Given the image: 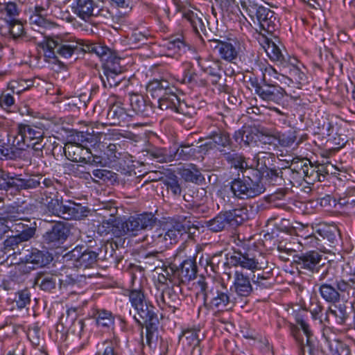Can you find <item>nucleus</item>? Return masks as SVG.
Wrapping results in <instances>:
<instances>
[{
	"instance_id": "72a5a7b5",
	"label": "nucleus",
	"mask_w": 355,
	"mask_h": 355,
	"mask_svg": "<svg viewBox=\"0 0 355 355\" xmlns=\"http://www.w3.org/2000/svg\"><path fill=\"white\" fill-rule=\"evenodd\" d=\"M347 306L345 304L336 303L329 306L326 311V320L329 321V317L331 315L338 324H345L349 320V313L347 311Z\"/></svg>"
},
{
	"instance_id": "13d9d810",
	"label": "nucleus",
	"mask_w": 355,
	"mask_h": 355,
	"mask_svg": "<svg viewBox=\"0 0 355 355\" xmlns=\"http://www.w3.org/2000/svg\"><path fill=\"white\" fill-rule=\"evenodd\" d=\"M31 176L43 177L46 175H55L53 170V166H47L45 163L42 162L37 164L33 168L30 173Z\"/></svg>"
},
{
	"instance_id": "c85d7f7f",
	"label": "nucleus",
	"mask_w": 355,
	"mask_h": 355,
	"mask_svg": "<svg viewBox=\"0 0 355 355\" xmlns=\"http://www.w3.org/2000/svg\"><path fill=\"white\" fill-rule=\"evenodd\" d=\"M130 105L132 110L144 117H150L155 112V106L150 101L139 94H133L130 96Z\"/></svg>"
},
{
	"instance_id": "0e129e2a",
	"label": "nucleus",
	"mask_w": 355,
	"mask_h": 355,
	"mask_svg": "<svg viewBox=\"0 0 355 355\" xmlns=\"http://www.w3.org/2000/svg\"><path fill=\"white\" fill-rule=\"evenodd\" d=\"M269 276L265 275L263 273L253 275L252 277V283L256 285V288L265 289L271 286V283L269 282Z\"/></svg>"
},
{
	"instance_id": "c9c22d12",
	"label": "nucleus",
	"mask_w": 355,
	"mask_h": 355,
	"mask_svg": "<svg viewBox=\"0 0 355 355\" xmlns=\"http://www.w3.org/2000/svg\"><path fill=\"white\" fill-rule=\"evenodd\" d=\"M141 153L144 155L149 156L152 159H155L158 162H170L173 161L171 155V148H159L155 146H148Z\"/></svg>"
},
{
	"instance_id": "e433bc0d",
	"label": "nucleus",
	"mask_w": 355,
	"mask_h": 355,
	"mask_svg": "<svg viewBox=\"0 0 355 355\" xmlns=\"http://www.w3.org/2000/svg\"><path fill=\"white\" fill-rule=\"evenodd\" d=\"M198 65L200 67L204 73L207 75V78L218 73H222L221 62L218 60L196 58Z\"/></svg>"
},
{
	"instance_id": "393cba45",
	"label": "nucleus",
	"mask_w": 355,
	"mask_h": 355,
	"mask_svg": "<svg viewBox=\"0 0 355 355\" xmlns=\"http://www.w3.org/2000/svg\"><path fill=\"white\" fill-rule=\"evenodd\" d=\"M294 224L292 227L286 230L288 234H294L301 237L304 240L305 245H310L313 247L318 245L319 239L315 234V223L304 224L300 222H295Z\"/></svg>"
},
{
	"instance_id": "052dcab7",
	"label": "nucleus",
	"mask_w": 355,
	"mask_h": 355,
	"mask_svg": "<svg viewBox=\"0 0 355 355\" xmlns=\"http://www.w3.org/2000/svg\"><path fill=\"white\" fill-rule=\"evenodd\" d=\"M105 136L106 135L103 132L94 133L93 131L92 133H89L87 132L84 135H82V137L83 138L82 141H86L91 146H95L96 145H98V146L100 148L102 144V137Z\"/></svg>"
},
{
	"instance_id": "4d7b16f0",
	"label": "nucleus",
	"mask_w": 355,
	"mask_h": 355,
	"mask_svg": "<svg viewBox=\"0 0 355 355\" xmlns=\"http://www.w3.org/2000/svg\"><path fill=\"white\" fill-rule=\"evenodd\" d=\"M288 78L293 83L301 85L305 82L306 77L298 67L292 65L289 69Z\"/></svg>"
},
{
	"instance_id": "f8f14e48",
	"label": "nucleus",
	"mask_w": 355,
	"mask_h": 355,
	"mask_svg": "<svg viewBox=\"0 0 355 355\" xmlns=\"http://www.w3.org/2000/svg\"><path fill=\"white\" fill-rule=\"evenodd\" d=\"M89 53L96 54L103 62V72H121V59L114 55L110 48L101 43L94 42L86 47Z\"/></svg>"
},
{
	"instance_id": "09e8293b",
	"label": "nucleus",
	"mask_w": 355,
	"mask_h": 355,
	"mask_svg": "<svg viewBox=\"0 0 355 355\" xmlns=\"http://www.w3.org/2000/svg\"><path fill=\"white\" fill-rule=\"evenodd\" d=\"M28 253L25 254L23 259L26 263H33L38 266H43L48 263V259L45 254L37 249H32L31 251L27 250Z\"/></svg>"
},
{
	"instance_id": "8fccbe9b",
	"label": "nucleus",
	"mask_w": 355,
	"mask_h": 355,
	"mask_svg": "<svg viewBox=\"0 0 355 355\" xmlns=\"http://www.w3.org/2000/svg\"><path fill=\"white\" fill-rule=\"evenodd\" d=\"M209 85L213 86V89L221 93H229L230 87L226 84V79L223 76L222 73H218L207 78Z\"/></svg>"
},
{
	"instance_id": "473e14b6",
	"label": "nucleus",
	"mask_w": 355,
	"mask_h": 355,
	"mask_svg": "<svg viewBox=\"0 0 355 355\" xmlns=\"http://www.w3.org/2000/svg\"><path fill=\"white\" fill-rule=\"evenodd\" d=\"M322 336L330 352L328 355H341L345 351L349 352L346 345L337 340L329 329H323Z\"/></svg>"
},
{
	"instance_id": "69168bd1",
	"label": "nucleus",
	"mask_w": 355,
	"mask_h": 355,
	"mask_svg": "<svg viewBox=\"0 0 355 355\" xmlns=\"http://www.w3.org/2000/svg\"><path fill=\"white\" fill-rule=\"evenodd\" d=\"M27 336L34 346H39L41 342V334L38 325L34 324L29 327L27 331Z\"/></svg>"
},
{
	"instance_id": "1a4fd4ad",
	"label": "nucleus",
	"mask_w": 355,
	"mask_h": 355,
	"mask_svg": "<svg viewBox=\"0 0 355 355\" xmlns=\"http://www.w3.org/2000/svg\"><path fill=\"white\" fill-rule=\"evenodd\" d=\"M261 180L234 179L231 182V190L234 195L239 198H254L265 191V187Z\"/></svg>"
},
{
	"instance_id": "bf43d9fd",
	"label": "nucleus",
	"mask_w": 355,
	"mask_h": 355,
	"mask_svg": "<svg viewBox=\"0 0 355 355\" xmlns=\"http://www.w3.org/2000/svg\"><path fill=\"white\" fill-rule=\"evenodd\" d=\"M44 12H36V9L34 8L29 18L31 24H35L44 28L48 27L51 24V22L46 19V16L43 14Z\"/></svg>"
},
{
	"instance_id": "f03ea898",
	"label": "nucleus",
	"mask_w": 355,
	"mask_h": 355,
	"mask_svg": "<svg viewBox=\"0 0 355 355\" xmlns=\"http://www.w3.org/2000/svg\"><path fill=\"white\" fill-rule=\"evenodd\" d=\"M318 281L320 282L318 291L322 298L334 304L338 302L342 294L348 293L353 286L349 279L338 278L336 270L329 266L322 270Z\"/></svg>"
},
{
	"instance_id": "4be33fe9",
	"label": "nucleus",
	"mask_w": 355,
	"mask_h": 355,
	"mask_svg": "<svg viewBox=\"0 0 355 355\" xmlns=\"http://www.w3.org/2000/svg\"><path fill=\"white\" fill-rule=\"evenodd\" d=\"M43 136V132L39 128H32L29 125L19 124L18 134L15 137L13 144L19 149H24L25 146L35 140L39 141Z\"/></svg>"
},
{
	"instance_id": "aec40b11",
	"label": "nucleus",
	"mask_w": 355,
	"mask_h": 355,
	"mask_svg": "<svg viewBox=\"0 0 355 355\" xmlns=\"http://www.w3.org/2000/svg\"><path fill=\"white\" fill-rule=\"evenodd\" d=\"M109 101L112 105L107 111L106 124L109 125H120L121 122H124L126 120L128 116H132L127 113L125 108L122 107L123 104L118 96L115 94L111 95Z\"/></svg>"
},
{
	"instance_id": "c03bdc74",
	"label": "nucleus",
	"mask_w": 355,
	"mask_h": 355,
	"mask_svg": "<svg viewBox=\"0 0 355 355\" xmlns=\"http://www.w3.org/2000/svg\"><path fill=\"white\" fill-rule=\"evenodd\" d=\"M65 155L73 162H84L86 164V153H89L88 149H84L78 144L67 145L64 150Z\"/></svg>"
},
{
	"instance_id": "338daca9",
	"label": "nucleus",
	"mask_w": 355,
	"mask_h": 355,
	"mask_svg": "<svg viewBox=\"0 0 355 355\" xmlns=\"http://www.w3.org/2000/svg\"><path fill=\"white\" fill-rule=\"evenodd\" d=\"M30 297L31 295L28 290L24 289L19 291L15 300L17 307L19 309L24 308L28 304L30 303Z\"/></svg>"
},
{
	"instance_id": "dca6fc26",
	"label": "nucleus",
	"mask_w": 355,
	"mask_h": 355,
	"mask_svg": "<svg viewBox=\"0 0 355 355\" xmlns=\"http://www.w3.org/2000/svg\"><path fill=\"white\" fill-rule=\"evenodd\" d=\"M230 259L234 266H239L252 271L263 270L268 266V261L261 253H259L258 255H252L250 253L243 254L235 252Z\"/></svg>"
},
{
	"instance_id": "7ed1b4c3",
	"label": "nucleus",
	"mask_w": 355,
	"mask_h": 355,
	"mask_svg": "<svg viewBox=\"0 0 355 355\" xmlns=\"http://www.w3.org/2000/svg\"><path fill=\"white\" fill-rule=\"evenodd\" d=\"M277 74V71L272 67H269L264 69L261 82L255 76L250 77L249 80L250 85L254 89L255 94L265 101L269 107L280 104L284 97L288 95L284 89L279 85L273 83L270 78V76ZM275 78L277 77L275 76Z\"/></svg>"
},
{
	"instance_id": "39448f33",
	"label": "nucleus",
	"mask_w": 355,
	"mask_h": 355,
	"mask_svg": "<svg viewBox=\"0 0 355 355\" xmlns=\"http://www.w3.org/2000/svg\"><path fill=\"white\" fill-rule=\"evenodd\" d=\"M209 42L212 50L221 59L232 63L241 59L245 49L243 42L236 37L227 38L226 40H209Z\"/></svg>"
},
{
	"instance_id": "423d86ee",
	"label": "nucleus",
	"mask_w": 355,
	"mask_h": 355,
	"mask_svg": "<svg viewBox=\"0 0 355 355\" xmlns=\"http://www.w3.org/2000/svg\"><path fill=\"white\" fill-rule=\"evenodd\" d=\"M241 5L251 17H256L261 30L272 34L278 28L279 20L274 11L268 7L259 6L250 1H243Z\"/></svg>"
},
{
	"instance_id": "6ab92c4d",
	"label": "nucleus",
	"mask_w": 355,
	"mask_h": 355,
	"mask_svg": "<svg viewBox=\"0 0 355 355\" xmlns=\"http://www.w3.org/2000/svg\"><path fill=\"white\" fill-rule=\"evenodd\" d=\"M297 265L301 270H304L305 273H321L322 270L327 267L324 266L322 262V255L315 251H311L300 256L298 258Z\"/></svg>"
},
{
	"instance_id": "37998d69",
	"label": "nucleus",
	"mask_w": 355,
	"mask_h": 355,
	"mask_svg": "<svg viewBox=\"0 0 355 355\" xmlns=\"http://www.w3.org/2000/svg\"><path fill=\"white\" fill-rule=\"evenodd\" d=\"M183 83L191 84L194 86L205 87L209 85V81L202 73L194 71L190 67L184 71Z\"/></svg>"
},
{
	"instance_id": "5701e85b",
	"label": "nucleus",
	"mask_w": 355,
	"mask_h": 355,
	"mask_svg": "<svg viewBox=\"0 0 355 355\" xmlns=\"http://www.w3.org/2000/svg\"><path fill=\"white\" fill-rule=\"evenodd\" d=\"M69 233V228L62 223L53 224L43 236L45 243L50 248H58L66 241Z\"/></svg>"
},
{
	"instance_id": "49530a36",
	"label": "nucleus",
	"mask_w": 355,
	"mask_h": 355,
	"mask_svg": "<svg viewBox=\"0 0 355 355\" xmlns=\"http://www.w3.org/2000/svg\"><path fill=\"white\" fill-rule=\"evenodd\" d=\"M225 212L231 226L239 225L248 218V210L245 207L236 208Z\"/></svg>"
},
{
	"instance_id": "4468645a",
	"label": "nucleus",
	"mask_w": 355,
	"mask_h": 355,
	"mask_svg": "<svg viewBox=\"0 0 355 355\" xmlns=\"http://www.w3.org/2000/svg\"><path fill=\"white\" fill-rule=\"evenodd\" d=\"M4 226H6V233L8 231L15 232L17 236H21L24 239H30L35 234V230L28 227V225H24L20 218L12 212L10 211V208L6 211H3Z\"/></svg>"
},
{
	"instance_id": "9d476101",
	"label": "nucleus",
	"mask_w": 355,
	"mask_h": 355,
	"mask_svg": "<svg viewBox=\"0 0 355 355\" xmlns=\"http://www.w3.org/2000/svg\"><path fill=\"white\" fill-rule=\"evenodd\" d=\"M180 291L178 285L167 286L162 291L157 289L155 296L158 306L163 311L175 313L182 304L179 295Z\"/></svg>"
},
{
	"instance_id": "a18cd8bd",
	"label": "nucleus",
	"mask_w": 355,
	"mask_h": 355,
	"mask_svg": "<svg viewBox=\"0 0 355 355\" xmlns=\"http://www.w3.org/2000/svg\"><path fill=\"white\" fill-rule=\"evenodd\" d=\"M206 227L213 232H218L231 226L225 212H220L214 218L206 221Z\"/></svg>"
},
{
	"instance_id": "cd10ccee",
	"label": "nucleus",
	"mask_w": 355,
	"mask_h": 355,
	"mask_svg": "<svg viewBox=\"0 0 355 355\" xmlns=\"http://www.w3.org/2000/svg\"><path fill=\"white\" fill-rule=\"evenodd\" d=\"M174 89V83L173 80L166 78L157 79L150 80L146 86L147 97L153 98H160L163 95L168 93V90Z\"/></svg>"
},
{
	"instance_id": "412c9836",
	"label": "nucleus",
	"mask_w": 355,
	"mask_h": 355,
	"mask_svg": "<svg viewBox=\"0 0 355 355\" xmlns=\"http://www.w3.org/2000/svg\"><path fill=\"white\" fill-rule=\"evenodd\" d=\"M258 40L272 61L279 62L283 67L288 66V55L282 53L279 46L274 41L262 33H259Z\"/></svg>"
},
{
	"instance_id": "a19ab883",
	"label": "nucleus",
	"mask_w": 355,
	"mask_h": 355,
	"mask_svg": "<svg viewBox=\"0 0 355 355\" xmlns=\"http://www.w3.org/2000/svg\"><path fill=\"white\" fill-rule=\"evenodd\" d=\"M92 277L91 275L86 274H71L66 275L59 279L60 288L61 289L73 288L75 286L79 287L83 283L85 282L86 278Z\"/></svg>"
},
{
	"instance_id": "603ef678",
	"label": "nucleus",
	"mask_w": 355,
	"mask_h": 355,
	"mask_svg": "<svg viewBox=\"0 0 355 355\" xmlns=\"http://www.w3.org/2000/svg\"><path fill=\"white\" fill-rule=\"evenodd\" d=\"M207 138L213 140L217 146L223 148L230 146L231 144L230 135L227 132L220 129L210 132Z\"/></svg>"
},
{
	"instance_id": "ea45409f",
	"label": "nucleus",
	"mask_w": 355,
	"mask_h": 355,
	"mask_svg": "<svg viewBox=\"0 0 355 355\" xmlns=\"http://www.w3.org/2000/svg\"><path fill=\"white\" fill-rule=\"evenodd\" d=\"M104 87H115L120 85L126 87L129 80L122 77L121 72L115 73V71L103 72V76H101Z\"/></svg>"
},
{
	"instance_id": "3c124183",
	"label": "nucleus",
	"mask_w": 355,
	"mask_h": 355,
	"mask_svg": "<svg viewBox=\"0 0 355 355\" xmlns=\"http://www.w3.org/2000/svg\"><path fill=\"white\" fill-rule=\"evenodd\" d=\"M170 148L173 161L175 159L187 160L193 156L196 153V150L191 148L189 145H181L178 148Z\"/></svg>"
},
{
	"instance_id": "2f4dec72",
	"label": "nucleus",
	"mask_w": 355,
	"mask_h": 355,
	"mask_svg": "<svg viewBox=\"0 0 355 355\" xmlns=\"http://www.w3.org/2000/svg\"><path fill=\"white\" fill-rule=\"evenodd\" d=\"M181 283H186L196 278L197 266L194 259H187L182 261L176 271Z\"/></svg>"
},
{
	"instance_id": "bb28decb",
	"label": "nucleus",
	"mask_w": 355,
	"mask_h": 355,
	"mask_svg": "<svg viewBox=\"0 0 355 355\" xmlns=\"http://www.w3.org/2000/svg\"><path fill=\"white\" fill-rule=\"evenodd\" d=\"M234 304V298L231 297L227 288L220 285V288H216L209 302V306L212 309L223 311L232 308Z\"/></svg>"
},
{
	"instance_id": "680f3d73",
	"label": "nucleus",
	"mask_w": 355,
	"mask_h": 355,
	"mask_svg": "<svg viewBox=\"0 0 355 355\" xmlns=\"http://www.w3.org/2000/svg\"><path fill=\"white\" fill-rule=\"evenodd\" d=\"M29 239H24L21 236L12 235L8 236L3 242L5 250L8 252L10 250H15L22 242L27 241Z\"/></svg>"
},
{
	"instance_id": "6e6552de",
	"label": "nucleus",
	"mask_w": 355,
	"mask_h": 355,
	"mask_svg": "<svg viewBox=\"0 0 355 355\" xmlns=\"http://www.w3.org/2000/svg\"><path fill=\"white\" fill-rule=\"evenodd\" d=\"M222 155L225 159L230 164H231V166L238 171V176H239L240 173H241L243 178H250L248 175H244V173H245L248 170L252 171L253 172L252 175L255 176L256 178H267L269 176H271V178H282L283 176V171L281 169L278 171L275 169L267 168V170L265 171L266 175H264V172L261 174L259 170L254 169L252 167H249L245 162V157L238 153H236L234 150L229 152L224 151Z\"/></svg>"
},
{
	"instance_id": "774afa93",
	"label": "nucleus",
	"mask_w": 355,
	"mask_h": 355,
	"mask_svg": "<svg viewBox=\"0 0 355 355\" xmlns=\"http://www.w3.org/2000/svg\"><path fill=\"white\" fill-rule=\"evenodd\" d=\"M115 250L112 243H105L101 246L99 250L98 254V259L108 260L112 258Z\"/></svg>"
},
{
	"instance_id": "ddd939ff",
	"label": "nucleus",
	"mask_w": 355,
	"mask_h": 355,
	"mask_svg": "<svg viewBox=\"0 0 355 355\" xmlns=\"http://www.w3.org/2000/svg\"><path fill=\"white\" fill-rule=\"evenodd\" d=\"M71 10L77 17L85 22L101 15L103 12L96 0H73Z\"/></svg>"
},
{
	"instance_id": "7c9ffc66",
	"label": "nucleus",
	"mask_w": 355,
	"mask_h": 355,
	"mask_svg": "<svg viewBox=\"0 0 355 355\" xmlns=\"http://www.w3.org/2000/svg\"><path fill=\"white\" fill-rule=\"evenodd\" d=\"M87 210L80 204L69 200L64 204L60 217L65 220H79L87 216Z\"/></svg>"
},
{
	"instance_id": "9b49d317",
	"label": "nucleus",
	"mask_w": 355,
	"mask_h": 355,
	"mask_svg": "<svg viewBox=\"0 0 355 355\" xmlns=\"http://www.w3.org/2000/svg\"><path fill=\"white\" fill-rule=\"evenodd\" d=\"M94 43L89 40L83 43H79L77 41L62 40L59 38L48 40L49 47L50 49H55L58 57L64 59L71 58L74 53L78 54L80 52L89 53L88 51H86V47Z\"/></svg>"
},
{
	"instance_id": "58836bf2",
	"label": "nucleus",
	"mask_w": 355,
	"mask_h": 355,
	"mask_svg": "<svg viewBox=\"0 0 355 355\" xmlns=\"http://www.w3.org/2000/svg\"><path fill=\"white\" fill-rule=\"evenodd\" d=\"M120 145L118 144H112L102 141L100 148L103 151L107 160L109 162V164L111 168L114 167V164L121 157V153L119 152Z\"/></svg>"
},
{
	"instance_id": "f3484780",
	"label": "nucleus",
	"mask_w": 355,
	"mask_h": 355,
	"mask_svg": "<svg viewBox=\"0 0 355 355\" xmlns=\"http://www.w3.org/2000/svg\"><path fill=\"white\" fill-rule=\"evenodd\" d=\"M65 257L71 261L76 268H88L96 264L98 254L94 251L84 249L83 246H77L67 253Z\"/></svg>"
},
{
	"instance_id": "b1692460",
	"label": "nucleus",
	"mask_w": 355,
	"mask_h": 355,
	"mask_svg": "<svg viewBox=\"0 0 355 355\" xmlns=\"http://www.w3.org/2000/svg\"><path fill=\"white\" fill-rule=\"evenodd\" d=\"M155 222L156 218L152 213L131 216L127 219L128 230L130 235L136 236L141 230L153 227Z\"/></svg>"
},
{
	"instance_id": "20e7f679",
	"label": "nucleus",
	"mask_w": 355,
	"mask_h": 355,
	"mask_svg": "<svg viewBox=\"0 0 355 355\" xmlns=\"http://www.w3.org/2000/svg\"><path fill=\"white\" fill-rule=\"evenodd\" d=\"M185 232V227L180 222L166 223L163 228L156 230L153 233L151 244L162 251L176 243Z\"/></svg>"
},
{
	"instance_id": "f257e3e1",
	"label": "nucleus",
	"mask_w": 355,
	"mask_h": 355,
	"mask_svg": "<svg viewBox=\"0 0 355 355\" xmlns=\"http://www.w3.org/2000/svg\"><path fill=\"white\" fill-rule=\"evenodd\" d=\"M129 301L132 307L135 311V320L141 326H144L146 330V343L150 347L157 331L159 320L155 312V307L148 300L141 287L132 288L128 294Z\"/></svg>"
},
{
	"instance_id": "de8ad7c7",
	"label": "nucleus",
	"mask_w": 355,
	"mask_h": 355,
	"mask_svg": "<svg viewBox=\"0 0 355 355\" xmlns=\"http://www.w3.org/2000/svg\"><path fill=\"white\" fill-rule=\"evenodd\" d=\"M35 284L45 291H50L55 288L57 276L52 274H38L35 280Z\"/></svg>"
},
{
	"instance_id": "a878e982",
	"label": "nucleus",
	"mask_w": 355,
	"mask_h": 355,
	"mask_svg": "<svg viewBox=\"0 0 355 355\" xmlns=\"http://www.w3.org/2000/svg\"><path fill=\"white\" fill-rule=\"evenodd\" d=\"M211 10L215 17L219 14L224 19L232 20L238 17L239 8L235 0H214Z\"/></svg>"
},
{
	"instance_id": "e2e57ef3",
	"label": "nucleus",
	"mask_w": 355,
	"mask_h": 355,
	"mask_svg": "<svg viewBox=\"0 0 355 355\" xmlns=\"http://www.w3.org/2000/svg\"><path fill=\"white\" fill-rule=\"evenodd\" d=\"M297 140V133L295 131H289L286 133L278 135L279 144L282 146H291Z\"/></svg>"
},
{
	"instance_id": "a211bd4d",
	"label": "nucleus",
	"mask_w": 355,
	"mask_h": 355,
	"mask_svg": "<svg viewBox=\"0 0 355 355\" xmlns=\"http://www.w3.org/2000/svg\"><path fill=\"white\" fill-rule=\"evenodd\" d=\"M127 220H123L120 218H110L103 220L98 226V232L102 236L110 235L111 238H121L129 234L128 230Z\"/></svg>"
},
{
	"instance_id": "5fc2aeb1",
	"label": "nucleus",
	"mask_w": 355,
	"mask_h": 355,
	"mask_svg": "<svg viewBox=\"0 0 355 355\" xmlns=\"http://www.w3.org/2000/svg\"><path fill=\"white\" fill-rule=\"evenodd\" d=\"M96 323L98 326L103 327H110L114 323V318L110 311L106 310H99L97 311Z\"/></svg>"
},
{
	"instance_id": "0eeeda50",
	"label": "nucleus",
	"mask_w": 355,
	"mask_h": 355,
	"mask_svg": "<svg viewBox=\"0 0 355 355\" xmlns=\"http://www.w3.org/2000/svg\"><path fill=\"white\" fill-rule=\"evenodd\" d=\"M298 329L292 330V335L298 347L299 355H316L317 349L309 324L302 318L296 319Z\"/></svg>"
},
{
	"instance_id": "864d4df0",
	"label": "nucleus",
	"mask_w": 355,
	"mask_h": 355,
	"mask_svg": "<svg viewBox=\"0 0 355 355\" xmlns=\"http://www.w3.org/2000/svg\"><path fill=\"white\" fill-rule=\"evenodd\" d=\"M164 46L173 53H180L182 51H184L187 47L182 35L171 37L166 41Z\"/></svg>"
},
{
	"instance_id": "79ce46f5",
	"label": "nucleus",
	"mask_w": 355,
	"mask_h": 355,
	"mask_svg": "<svg viewBox=\"0 0 355 355\" xmlns=\"http://www.w3.org/2000/svg\"><path fill=\"white\" fill-rule=\"evenodd\" d=\"M315 234H318L323 239H327L331 242L336 238V233L338 230L335 225H329L326 223H315Z\"/></svg>"
},
{
	"instance_id": "6e6d98bb",
	"label": "nucleus",
	"mask_w": 355,
	"mask_h": 355,
	"mask_svg": "<svg viewBox=\"0 0 355 355\" xmlns=\"http://www.w3.org/2000/svg\"><path fill=\"white\" fill-rule=\"evenodd\" d=\"M76 169H80L77 164L66 163L64 164H55L53 166L54 173L57 176L62 175H76Z\"/></svg>"
},
{
	"instance_id": "2eb2a0df",
	"label": "nucleus",
	"mask_w": 355,
	"mask_h": 355,
	"mask_svg": "<svg viewBox=\"0 0 355 355\" xmlns=\"http://www.w3.org/2000/svg\"><path fill=\"white\" fill-rule=\"evenodd\" d=\"M180 14L182 21L188 24L196 35L202 38V35H207L204 15L198 8L189 4Z\"/></svg>"
},
{
	"instance_id": "f704fd0d",
	"label": "nucleus",
	"mask_w": 355,
	"mask_h": 355,
	"mask_svg": "<svg viewBox=\"0 0 355 355\" xmlns=\"http://www.w3.org/2000/svg\"><path fill=\"white\" fill-rule=\"evenodd\" d=\"M177 87L174 85V89L168 90V93L163 95L157 100L158 108L162 110H171L175 112L180 99L177 95Z\"/></svg>"
},
{
	"instance_id": "4c0bfd02",
	"label": "nucleus",
	"mask_w": 355,
	"mask_h": 355,
	"mask_svg": "<svg viewBox=\"0 0 355 355\" xmlns=\"http://www.w3.org/2000/svg\"><path fill=\"white\" fill-rule=\"evenodd\" d=\"M48 196L44 193L45 197L42 198V203L46 207L50 214L60 217L64 204L58 198L57 192H50Z\"/></svg>"
},
{
	"instance_id": "c756f323",
	"label": "nucleus",
	"mask_w": 355,
	"mask_h": 355,
	"mask_svg": "<svg viewBox=\"0 0 355 355\" xmlns=\"http://www.w3.org/2000/svg\"><path fill=\"white\" fill-rule=\"evenodd\" d=\"M231 289L241 297L249 296L253 291L250 277L243 272L238 270L234 272Z\"/></svg>"
}]
</instances>
